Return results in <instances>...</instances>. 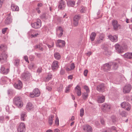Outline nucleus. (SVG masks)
<instances>
[{
	"label": "nucleus",
	"instance_id": "f257e3e1",
	"mask_svg": "<svg viewBox=\"0 0 132 132\" xmlns=\"http://www.w3.org/2000/svg\"><path fill=\"white\" fill-rule=\"evenodd\" d=\"M14 103L18 108H20L23 105L22 98L20 96H15L13 99Z\"/></svg>",
	"mask_w": 132,
	"mask_h": 132
},
{
	"label": "nucleus",
	"instance_id": "f03ea898",
	"mask_svg": "<svg viewBox=\"0 0 132 132\" xmlns=\"http://www.w3.org/2000/svg\"><path fill=\"white\" fill-rule=\"evenodd\" d=\"M31 77L30 73L27 71H25L21 75V78L24 81H28Z\"/></svg>",
	"mask_w": 132,
	"mask_h": 132
},
{
	"label": "nucleus",
	"instance_id": "7ed1b4c3",
	"mask_svg": "<svg viewBox=\"0 0 132 132\" xmlns=\"http://www.w3.org/2000/svg\"><path fill=\"white\" fill-rule=\"evenodd\" d=\"M7 57V54L5 52H2L0 54V62L2 63L6 62Z\"/></svg>",
	"mask_w": 132,
	"mask_h": 132
},
{
	"label": "nucleus",
	"instance_id": "20e7f679",
	"mask_svg": "<svg viewBox=\"0 0 132 132\" xmlns=\"http://www.w3.org/2000/svg\"><path fill=\"white\" fill-rule=\"evenodd\" d=\"M26 125L24 123L21 122L19 123L17 128L18 132H24L26 130Z\"/></svg>",
	"mask_w": 132,
	"mask_h": 132
},
{
	"label": "nucleus",
	"instance_id": "39448f33",
	"mask_svg": "<svg viewBox=\"0 0 132 132\" xmlns=\"http://www.w3.org/2000/svg\"><path fill=\"white\" fill-rule=\"evenodd\" d=\"M64 30L63 28L60 26L57 27L56 29V34L58 37H61L63 35Z\"/></svg>",
	"mask_w": 132,
	"mask_h": 132
},
{
	"label": "nucleus",
	"instance_id": "423d86ee",
	"mask_svg": "<svg viewBox=\"0 0 132 132\" xmlns=\"http://www.w3.org/2000/svg\"><path fill=\"white\" fill-rule=\"evenodd\" d=\"M111 108L110 105L106 103H103L102 106V111L104 112L109 111Z\"/></svg>",
	"mask_w": 132,
	"mask_h": 132
},
{
	"label": "nucleus",
	"instance_id": "0eeeda50",
	"mask_svg": "<svg viewBox=\"0 0 132 132\" xmlns=\"http://www.w3.org/2000/svg\"><path fill=\"white\" fill-rule=\"evenodd\" d=\"M41 25V22L40 20L37 19V21L31 24V26L32 28L35 29L39 28Z\"/></svg>",
	"mask_w": 132,
	"mask_h": 132
},
{
	"label": "nucleus",
	"instance_id": "6e6552de",
	"mask_svg": "<svg viewBox=\"0 0 132 132\" xmlns=\"http://www.w3.org/2000/svg\"><path fill=\"white\" fill-rule=\"evenodd\" d=\"M40 92L38 88H35L34 89L32 93H30V96L31 98H33L35 96L38 97L40 95Z\"/></svg>",
	"mask_w": 132,
	"mask_h": 132
},
{
	"label": "nucleus",
	"instance_id": "1a4fd4ad",
	"mask_svg": "<svg viewBox=\"0 0 132 132\" xmlns=\"http://www.w3.org/2000/svg\"><path fill=\"white\" fill-rule=\"evenodd\" d=\"M65 43L64 40L59 39L57 40V42L56 43V45L57 47L61 48L65 46Z\"/></svg>",
	"mask_w": 132,
	"mask_h": 132
},
{
	"label": "nucleus",
	"instance_id": "9d476101",
	"mask_svg": "<svg viewBox=\"0 0 132 132\" xmlns=\"http://www.w3.org/2000/svg\"><path fill=\"white\" fill-rule=\"evenodd\" d=\"M81 18L80 15H76L74 16L73 18V24L75 26H77L78 24V21Z\"/></svg>",
	"mask_w": 132,
	"mask_h": 132
},
{
	"label": "nucleus",
	"instance_id": "9b49d317",
	"mask_svg": "<svg viewBox=\"0 0 132 132\" xmlns=\"http://www.w3.org/2000/svg\"><path fill=\"white\" fill-rule=\"evenodd\" d=\"M112 24L113 27V29L115 30H117L118 28L120 29L121 28L120 25L118 24V21L116 20H113Z\"/></svg>",
	"mask_w": 132,
	"mask_h": 132
},
{
	"label": "nucleus",
	"instance_id": "f8f14e48",
	"mask_svg": "<svg viewBox=\"0 0 132 132\" xmlns=\"http://www.w3.org/2000/svg\"><path fill=\"white\" fill-rule=\"evenodd\" d=\"M75 92L78 96H80L81 95V88L78 85H77L75 88Z\"/></svg>",
	"mask_w": 132,
	"mask_h": 132
},
{
	"label": "nucleus",
	"instance_id": "ddd939ff",
	"mask_svg": "<svg viewBox=\"0 0 132 132\" xmlns=\"http://www.w3.org/2000/svg\"><path fill=\"white\" fill-rule=\"evenodd\" d=\"M131 89V86L130 85L125 86L123 88V92L125 93H128L130 92Z\"/></svg>",
	"mask_w": 132,
	"mask_h": 132
},
{
	"label": "nucleus",
	"instance_id": "4468645a",
	"mask_svg": "<svg viewBox=\"0 0 132 132\" xmlns=\"http://www.w3.org/2000/svg\"><path fill=\"white\" fill-rule=\"evenodd\" d=\"M66 6L65 2L63 0H61L59 2L58 6V8L59 9L63 10Z\"/></svg>",
	"mask_w": 132,
	"mask_h": 132
},
{
	"label": "nucleus",
	"instance_id": "2eb2a0df",
	"mask_svg": "<svg viewBox=\"0 0 132 132\" xmlns=\"http://www.w3.org/2000/svg\"><path fill=\"white\" fill-rule=\"evenodd\" d=\"M83 130L87 132H92V127L89 125H86L83 126Z\"/></svg>",
	"mask_w": 132,
	"mask_h": 132
},
{
	"label": "nucleus",
	"instance_id": "dca6fc26",
	"mask_svg": "<svg viewBox=\"0 0 132 132\" xmlns=\"http://www.w3.org/2000/svg\"><path fill=\"white\" fill-rule=\"evenodd\" d=\"M115 47L116 51L119 53H121L123 52V48L122 46L118 44L115 45Z\"/></svg>",
	"mask_w": 132,
	"mask_h": 132
},
{
	"label": "nucleus",
	"instance_id": "f3484780",
	"mask_svg": "<svg viewBox=\"0 0 132 132\" xmlns=\"http://www.w3.org/2000/svg\"><path fill=\"white\" fill-rule=\"evenodd\" d=\"M59 67L58 65V62L56 61H54L52 65V68L53 70H55Z\"/></svg>",
	"mask_w": 132,
	"mask_h": 132
},
{
	"label": "nucleus",
	"instance_id": "a211bd4d",
	"mask_svg": "<svg viewBox=\"0 0 132 132\" xmlns=\"http://www.w3.org/2000/svg\"><path fill=\"white\" fill-rule=\"evenodd\" d=\"M0 70L1 73L4 74H7L9 71V69H5L3 65L1 66Z\"/></svg>",
	"mask_w": 132,
	"mask_h": 132
},
{
	"label": "nucleus",
	"instance_id": "6ab92c4d",
	"mask_svg": "<svg viewBox=\"0 0 132 132\" xmlns=\"http://www.w3.org/2000/svg\"><path fill=\"white\" fill-rule=\"evenodd\" d=\"M111 67V64L110 65L108 63H106L104 65L103 69L104 71L107 72L110 70Z\"/></svg>",
	"mask_w": 132,
	"mask_h": 132
},
{
	"label": "nucleus",
	"instance_id": "aec40b11",
	"mask_svg": "<svg viewBox=\"0 0 132 132\" xmlns=\"http://www.w3.org/2000/svg\"><path fill=\"white\" fill-rule=\"evenodd\" d=\"M26 109L28 111H32L34 109V106L31 103L29 102L27 104Z\"/></svg>",
	"mask_w": 132,
	"mask_h": 132
},
{
	"label": "nucleus",
	"instance_id": "412c9836",
	"mask_svg": "<svg viewBox=\"0 0 132 132\" xmlns=\"http://www.w3.org/2000/svg\"><path fill=\"white\" fill-rule=\"evenodd\" d=\"M22 85V83L20 80L18 81L17 83H15L14 85V86L15 88L19 89L21 88Z\"/></svg>",
	"mask_w": 132,
	"mask_h": 132
},
{
	"label": "nucleus",
	"instance_id": "4be33fe9",
	"mask_svg": "<svg viewBox=\"0 0 132 132\" xmlns=\"http://www.w3.org/2000/svg\"><path fill=\"white\" fill-rule=\"evenodd\" d=\"M104 84H102L97 86V89L98 91L100 92H103L104 90Z\"/></svg>",
	"mask_w": 132,
	"mask_h": 132
},
{
	"label": "nucleus",
	"instance_id": "5701e85b",
	"mask_svg": "<svg viewBox=\"0 0 132 132\" xmlns=\"http://www.w3.org/2000/svg\"><path fill=\"white\" fill-rule=\"evenodd\" d=\"M109 39L112 42H116L118 40V37L116 35L112 36L110 35L108 36Z\"/></svg>",
	"mask_w": 132,
	"mask_h": 132
},
{
	"label": "nucleus",
	"instance_id": "b1692460",
	"mask_svg": "<svg viewBox=\"0 0 132 132\" xmlns=\"http://www.w3.org/2000/svg\"><path fill=\"white\" fill-rule=\"evenodd\" d=\"M97 98V101L99 103H102L105 101V97L103 96H98Z\"/></svg>",
	"mask_w": 132,
	"mask_h": 132
},
{
	"label": "nucleus",
	"instance_id": "393cba45",
	"mask_svg": "<svg viewBox=\"0 0 132 132\" xmlns=\"http://www.w3.org/2000/svg\"><path fill=\"white\" fill-rule=\"evenodd\" d=\"M12 10L14 11H18L19 10V7L14 4H12L11 6Z\"/></svg>",
	"mask_w": 132,
	"mask_h": 132
},
{
	"label": "nucleus",
	"instance_id": "a878e982",
	"mask_svg": "<svg viewBox=\"0 0 132 132\" xmlns=\"http://www.w3.org/2000/svg\"><path fill=\"white\" fill-rule=\"evenodd\" d=\"M124 58L128 59H132V53L128 52L125 53L123 55Z\"/></svg>",
	"mask_w": 132,
	"mask_h": 132
},
{
	"label": "nucleus",
	"instance_id": "bb28decb",
	"mask_svg": "<svg viewBox=\"0 0 132 132\" xmlns=\"http://www.w3.org/2000/svg\"><path fill=\"white\" fill-rule=\"evenodd\" d=\"M104 36L103 35H101L98 38L96 41V44H99L101 43L103 41V40L104 38Z\"/></svg>",
	"mask_w": 132,
	"mask_h": 132
},
{
	"label": "nucleus",
	"instance_id": "cd10ccee",
	"mask_svg": "<svg viewBox=\"0 0 132 132\" xmlns=\"http://www.w3.org/2000/svg\"><path fill=\"white\" fill-rule=\"evenodd\" d=\"M12 19L11 18L10 15L5 19V23L6 24H8L12 22Z\"/></svg>",
	"mask_w": 132,
	"mask_h": 132
},
{
	"label": "nucleus",
	"instance_id": "c85d7f7f",
	"mask_svg": "<svg viewBox=\"0 0 132 132\" xmlns=\"http://www.w3.org/2000/svg\"><path fill=\"white\" fill-rule=\"evenodd\" d=\"M8 79L6 77H2L1 79V83L2 85L5 84L6 83Z\"/></svg>",
	"mask_w": 132,
	"mask_h": 132
},
{
	"label": "nucleus",
	"instance_id": "c756f323",
	"mask_svg": "<svg viewBox=\"0 0 132 132\" xmlns=\"http://www.w3.org/2000/svg\"><path fill=\"white\" fill-rule=\"evenodd\" d=\"M21 120V121H24L27 116L26 113L25 112H23L21 113L20 114Z\"/></svg>",
	"mask_w": 132,
	"mask_h": 132
},
{
	"label": "nucleus",
	"instance_id": "7c9ffc66",
	"mask_svg": "<svg viewBox=\"0 0 132 132\" xmlns=\"http://www.w3.org/2000/svg\"><path fill=\"white\" fill-rule=\"evenodd\" d=\"M75 1L71 0L67 2V4L68 6L73 7L75 5Z\"/></svg>",
	"mask_w": 132,
	"mask_h": 132
},
{
	"label": "nucleus",
	"instance_id": "2f4dec72",
	"mask_svg": "<svg viewBox=\"0 0 132 132\" xmlns=\"http://www.w3.org/2000/svg\"><path fill=\"white\" fill-rule=\"evenodd\" d=\"M96 36V34L95 32H92L90 36V38L91 41H93L95 39Z\"/></svg>",
	"mask_w": 132,
	"mask_h": 132
},
{
	"label": "nucleus",
	"instance_id": "473e14b6",
	"mask_svg": "<svg viewBox=\"0 0 132 132\" xmlns=\"http://www.w3.org/2000/svg\"><path fill=\"white\" fill-rule=\"evenodd\" d=\"M111 67H112L113 69L114 70L117 69L118 67V64L115 62L112 63V64H111Z\"/></svg>",
	"mask_w": 132,
	"mask_h": 132
},
{
	"label": "nucleus",
	"instance_id": "72a5a7b5",
	"mask_svg": "<svg viewBox=\"0 0 132 132\" xmlns=\"http://www.w3.org/2000/svg\"><path fill=\"white\" fill-rule=\"evenodd\" d=\"M54 56L55 59L57 60H59L61 58V55L58 52H55L54 53Z\"/></svg>",
	"mask_w": 132,
	"mask_h": 132
},
{
	"label": "nucleus",
	"instance_id": "f704fd0d",
	"mask_svg": "<svg viewBox=\"0 0 132 132\" xmlns=\"http://www.w3.org/2000/svg\"><path fill=\"white\" fill-rule=\"evenodd\" d=\"M7 49L6 46L4 44H2L0 45V50L3 51L4 52Z\"/></svg>",
	"mask_w": 132,
	"mask_h": 132
},
{
	"label": "nucleus",
	"instance_id": "c9c22d12",
	"mask_svg": "<svg viewBox=\"0 0 132 132\" xmlns=\"http://www.w3.org/2000/svg\"><path fill=\"white\" fill-rule=\"evenodd\" d=\"M54 118V116L53 115H51L49 116L48 118V123L50 125L52 124L53 122V119Z\"/></svg>",
	"mask_w": 132,
	"mask_h": 132
},
{
	"label": "nucleus",
	"instance_id": "e433bc0d",
	"mask_svg": "<svg viewBox=\"0 0 132 132\" xmlns=\"http://www.w3.org/2000/svg\"><path fill=\"white\" fill-rule=\"evenodd\" d=\"M88 93L84 92L82 94V97L84 100H86L88 98Z\"/></svg>",
	"mask_w": 132,
	"mask_h": 132
},
{
	"label": "nucleus",
	"instance_id": "4c0bfd02",
	"mask_svg": "<svg viewBox=\"0 0 132 132\" xmlns=\"http://www.w3.org/2000/svg\"><path fill=\"white\" fill-rule=\"evenodd\" d=\"M129 104L127 102H123L121 104V105L122 108H125Z\"/></svg>",
	"mask_w": 132,
	"mask_h": 132
},
{
	"label": "nucleus",
	"instance_id": "58836bf2",
	"mask_svg": "<svg viewBox=\"0 0 132 132\" xmlns=\"http://www.w3.org/2000/svg\"><path fill=\"white\" fill-rule=\"evenodd\" d=\"M112 122L114 123H115L117 121V118L116 117L114 116H112L111 117V119Z\"/></svg>",
	"mask_w": 132,
	"mask_h": 132
},
{
	"label": "nucleus",
	"instance_id": "ea45409f",
	"mask_svg": "<svg viewBox=\"0 0 132 132\" xmlns=\"http://www.w3.org/2000/svg\"><path fill=\"white\" fill-rule=\"evenodd\" d=\"M20 61V60L18 59H16L14 61V65L15 66H18L19 64Z\"/></svg>",
	"mask_w": 132,
	"mask_h": 132
},
{
	"label": "nucleus",
	"instance_id": "a19ab883",
	"mask_svg": "<svg viewBox=\"0 0 132 132\" xmlns=\"http://www.w3.org/2000/svg\"><path fill=\"white\" fill-rule=\"evenodd\" d=\"M72 86V84H70L68 85L66 87L65 91V92L67 93L69 92L70 91V89Z\"/></svg>",
	"mask_w": 132,
	"mask_h": 132
},
{
	"label": "nucleus",
	"instance_id": "79ce46f5",
	"mask_svg": "<svg viewBox=\"0 0 132 132\" xmlns=\"http://www.w3.org/2000/svg\"><path fill=\"white\" fill-rule=\"evenodd\" d=\"M86 7L83 6H81V7L80 10V12L81 13H84L86 11Z\"/></svg>",
	"mask_w": 132,
	"mask_h": 132
},
{
	"label": "nucleus",
	"instance_id": "37998d69",
	"mask_svg": "<svg viewBox=\"0 0 132 132\" xmlns=\"http://www.w3.org/2000/svg\"><path fill=\"white\" fill-rule=\"evenodd\" d=\"M35 32V31L34 30H31L28 32V33L29 35L31 36L32 37Z\"/></svg>",
	"mask_w": 132,
	"mask_h": 132
},
{
	"label": "nucleus",
	"instance_id": "c03bdc74",
	"mask_svg": "<svg viewBox=\"0 0 132 132\" xmlns=\"http://www.w3.org/2000/svg\"><path fill=\"white\" fill-rule=\"evenodd\" d=\"M52 78V75L51 74H48L47 77L45 79L46 81H48L49 80H50Z\"/></svg>",
	"mask_w": 132,
	"mask_h": 132
},
{
	"label": "nucleus",
	"instance_id": "a18cd8bd",
	"mask_svg": "<svg viewBox=\"0 0 132 132\" xmlns=\"http://www.w3.org/2000/svg\"><path fill=\"white\" fill-rule=\"evenodd\" d=\"M56 119L55 120V124L56 125L58 126L59 125V119L57 116H56Z\"/></svg>",
	"mask_w": 132,
	"mask_h": 132
},
{
	"label": "nucleus",
	"instance_id": "49530a36",
	"mask_svg": "<svg viewBox=\"0 0 132 132\" xmlns=\"http://www.w3.org/2000/svg\"><path fill=\"white\" fill-rule=\"evenodd\" d=\"M84 114V110L83 108H82L80 110V117H82Z\"/></svg>",
	"mask_w": 132,
	"mask_h": 132
},
{
	"label": "nucleus",
	"instance_id": "de8ad7c7",
	"mask_svg": "<svg viewBox=\"0 0 132 132\" xmlns=\"http://www.w3.org/2000/svg\"><path fill=\"white\" fill-rule=\"evenodd\" d=\"M40 17L42 19H46V14L45 13H43L40 15Z\"/></svg>",
	"mask_w": 132,
	"mask_h": 132
},
{
	"label": "nucleus",
	"instance_id": "09e8293b",
	"mask_svg": "<svg viewBox=\"0 0 132 132\" xmlns=\"http://www.w3.org/2000/svg\"><path fill=\"white\" fill-rule=\"evenodd\" d=\"M29 68L30 69H33L35 68V64L33 63L30 64L29 67Z\"/></svg>",
	"mask_w": 132,
	"mask_h": 132
},
{
	"label": "nucleus",
	"instance_id": "8fccbe9b",
	"mask_svg": "<svg viewBox=\"0 0 132 132\" xmlns=\"http://www.w3.org/2000/svg\"><path fill=\"white\" fill-rule=\"evenodd\" d=\"M84 88L86 90V93H89V90L88 87L86 85L84 86Z\"/></svg>",
	"mask_w": 132,
	"mask_h": 132
},
{
	"label": "nucleus",
	"instance_id": "3c124183",
	"mask_svg": "<svg viewBox=\"0 0 132 132\" xmlns=\"http://www.w3.org/2000/svg\"><path fill=\"white\" fill-rule=\"evenodd\" d=\"M120 114L122 117H126V113L125 111H124L120 112Z\"/></svg>",
	"mask_w": 132,
	"mask_h": 132
},
{
	"label": "nucleus",
	"instance_id": "603ef678",
	"mask_svg": "<svg viewBox=\"0 0 132 132\" xmlns=\"http://www.w3.org/2000/svg\"><path fill=\"white\" fill-rule=\"evenodd\" d=\"M13 90L12 89H9L8 90L7 94L9 95H11L13 93Z\"/></svg>",
	"mask_w": 132,
	"mask_h": 132
},
{
	"label": "nucleus",
	"instance_id": "864d4df0",
	"mask_svg": "<svg viewBox=\"0 0 132 132\" xmlns=\"http://www.w3.org/2000/svg\"><path fill=\"white\" fill-rule=\"evenodd\" d=\"M42 44H39L38 45V48L41 51H43L44 50V48L42 47Z\"/></svg>",
	"mask_w": 132,
	"mask_h": 132
},
{
	"label": "nucleus",
	"instance_id": "5fc2aeb1",
	"mask_svg": "<svg viewBox=\"0 0 132 132\" xmlns=\"http://www.w3.org/2000/svg\"><path fill=\"white\" fill-rule=\"evenodd\" d=\"M70 68L71 70L75 68L74 64L73 63H72L70 65Z\"/></svg>",
	"mask_w": 132,
	"mask_h": 132
},
{
	"label": "nucleus",
	"instance_id": "6e6d98bb",
	"mask_svg": "<svg viewBox=\"0 0 132 132\" xmlns=\"http://www.w3.org/2000/svg\"><path fill=\"white\" fill-rule=\"evenodd\" d=\"M8 28H5L2 29V33L3 34H5Z\"/></svg>",
	"mask_w": 132,
	"mask_h": 132
},
{
	"label": "nucleus",
	"instance_id": "4d7b16f0",
	"mask_svg": "<svg viewBox=\"0 0 132 132\" xmlns=\"http://www.w3.org/2000/svg\"><path fill=\"white\" fill-rule=\"evenodd\" d=\"M131 108L130 105L129 104V105L127 106L125 109L127 111H129L130 109Z\"/></svg>",
	"mask_w": 132,
	"mask_h": 132
},
{
	"label": "nucleus",
	"instance_id": "13d9d810",
	"mask_svg": "<svg viewBox=\"0 0 132 132\" xmlns=\"http://www.w3.org/2000/svg\"><path fill=\"white\" fill-rule=\"evenodd\" d=\"M88 70L87 69L85 70L84 72V74L85 76H86L88 73Z\"/></svg>",
	"mask_w": 132,
	"mask_h": 132
},
{
	"label": "nucleus",
	"instance_id": "bf43d9fd",
	"mask_svg": "<svg viewBox=\"0 0 132 132\" xmlns=\"http://www.w3.org/2000/svg\"><path fill=\"white\" fill-rule=\"evenodd\" d=\"M4 118L3 116L0 117V122L1 123H3L4 120Z\"/></svg>",
	"mask_w": 132,
	"mask_h": 132
},
{
	"label": "nucleus",
	"instance_id": "052dcab7",
	"mask_svg": "<svg viewBox=\"0 0 132 132\" xmlns=\"http://www.w3.org/2000/svg\"><path fill=\"white\" fill-rule=\"evenodd\" d=\"M24 59L25 60V61L29 63V61L28 60V57L26 55L24 56Z\"/></svg>",
	"mask_w": 132,
	"mask_h": 132
},
{
	"label": "nucleus",
	"instance_id": "680f3d73",
	"mask_svg": "<svg viewBox=\"0 0 132 132\" xmlns=\"http://www.w3.org/2000/svg\"><path fill=\"white\" fill-rule=\"evenodd\" d=\"M42 69L41 68H39L38 69V70H37V72L38 73H40L42 72Z\"/></svg>",
	"mask_w": 132,
	"mask_h": 132
},
{
	"label": "nucleus",
	"instance_id": "e2e57ef3",
	"mask_svg": "<svg viewBox=\"0 0 132 132\" xmlns=\"http://www.w3.org/2000/svg\"><path fill=\"white\" fill-rule=\"evenodd\" d=\"M65 73V71L63 69H61L60 71V74L61 75H63Z\"/></svg>",
	"mask_w": 132,
	"mask_h": 132
},
{
	"label": "nucleus",
	"instance_id": "0e129e2a",
	"mask_svg": "<svg viewBox=\"0 0 132 132\" xmlns=\"http://www.w3.org/2000/svg\"><path fill=\"white\" fill-rule=\"evenodd\" d=\"M62 88L63 86H60V87L59 88H57V90L59 92H60L62 90Z\"/></svg>",
	"mask_w": 132,
	"mask_h": 132
},
{
	"label": "nucleus",
	"instance_id": "69168bd1",
	"mask_svg": "<svg viewBox=\"0 0 132 132\" xmlns=\"http://www.w3.org/2000/svg\"><path fill=\"white\" fill-rule=\"evenodd\" d=\"M46 89L48 91H51L52 89V88L51 87L47 86L46 87Z\"/></svg>",
	"mask_w": 132,
	"mask_h": 132
},
{
	"label": "nucleus",
	"instance_id": "338daca9",
	"mask_svg": "<svg viewBox=\"0 0 132 132\" xmlns=\"http://www.w3.org/2000/svg\"><path fill=\"white\" fill-rule=\"evenodd\" d=\"M6 110L7 112H9V106L7 105L6 107Z\"/></svg>",
	"mask_w": 132,
	"mask_h": 132
},
{
	"label": "nucleus",
	"instance_id": "774afa93",
	"mask_svg": "<svg viewBox=\"0 0 132 132\" xmlns=\"http://www.w3.org/2000/svg\"><path fill=\"white\" fill-rule=\"evenodd\" d=\"M39 8L38 7L36 8V10L37 11V12L38 13H40V11L39 10Z\"/></svg>",
	"mask_w": 132,
	"mask_h": 132
}]
</instances>
